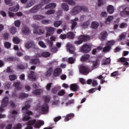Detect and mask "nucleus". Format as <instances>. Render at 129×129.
<instances>
[{"instance_id": "obj_55", "label": "nucleus", "mask_w": 129, "mask_h": 129, "mask_svg": "<svg viewBox=\"0 0 129 129\" xmlns=\"http://www.w3.org/2000/svg\"><path fill=\"white\" fill-rule=\"evenodd\" d=\"M53 14H55V10H49L45 12L46 15H53Z\"/></svg>"}, {"instance_id": "obj_9", "label": "nucleus", "mask_w": 129, "mask_h": 129, "mask_svg": "<svg viewBox=\"0 0 129 129\" xmlns=\"http://www.w3.org/2000/svg\"><path fill=\"white\" fill-rule=\"evenodd\" d=\"M80 72L84 75H87L90 72L89 68L85 66H81L80 68Z\"/></svg>"}, {"instance_id": "obj_41", "label": "nucleus", "mask_w": 129, "mask_h": 129, "mask_svg": "<svg viewBox=\"0 0 129 129\" xmlns=\"http://www.w3.org/2000/svg\"><path fill=\"white\" fill-rule=\"evenodd\" d=\"M52 71H53L52 68H49L47 71V73L45 74V76L46 77H49V76H51V74H52Z\"/></svg>"}, {"instance_id": "obj_26", "label": "nucleus", "mask_w": 129, "mask_h": 129, "mask_svg": "<svg viewBox=\"0 0 129 129\" xmlns=\"http://www.w3.org/2000/svg\"><path fill=\"white\" fill-rule=\"evenodd\" d=\"M56 4L55 3H51L48 5H47L45 9H55L56 8Z\"/></svg>"}, {"instance_id": "obj_50", "label": "nucleus", "mask_w": 129, "mask_h": 129, "mask_svg": "<svg viewBox=\"0 0 129 129\" xmlns=\"http://www.w3.org/2000/svg\"><path fill=\"white\" fill-rule=\"evenodd\" d=\"M14 25L16 27L19 28L21 26V21L17 20L15 21Z\"/></svg>"}, {"instance_id": "obj_10", "label": "nucleus", "mask_w": 129, "mask_h": 129, "mask_svg": "<svg viewBox=\"0 0 129 129\" xmlns=\"http://www.w3.org/2000/svg\"><path fill=\"white\" fill-rule=\"evenodd\" d=\"M91 49V46L88 44H84L81 48V51L83 53H88Z\"/></svg>"}, {"instance_id": "obj_20", "label": "nucleus", "mask_w": 129, "mask_h": 129, "mask_svg": "<svg viewBox=\"0 0 129 129\" xmlns=\"http://www.w3.org/2000/svg\"><path fill=\"white\" fill-rule=\"evenodd\" d=\"M107 11L108 14L111 15V14H113L114 12V7L112 5H109L107 8Z\"/></svg>"}, {"instance_id": "obj_33", "label": "nucleus", "mask_w": 129, "mask_h": 129, "mask_svg": "<svg viewBox=\"0 0 129 129\" xmlns=\"http://www.w3.org/2000/svg\"><path fill=\"white\" fill-rule=\"evenodd\" d=\"M62 23H63V22L62 21H55L54 23V26L55 28H58V27H60V26H61V25H62Z\"/></svg>"}, {"instance_id": "obj_49", "label": "nucleus", "mask_w": 129, "mask_h": 129, "mask_svg": "<svg viewBox=\"0 0 129 129\" xmlns=\"http://www.w3.org/2000/svg\"><path fill=\"white\" fill-rule=\"evenodd\" d=\"M91 27L92 29H97V22H93L92 23Z\"/></svg>"}, {"instance_id": "obj_56", "label": "nucleus", "mask_w": 129, "mask_h": 129, "mask_svg": "<svg viewBox=\"0 0 129 129\" xmlns=\"http://www.w3.org/2000/svg\"><path fill=\"white\" fill-rule=\"evenodd\" d=\"M42 90H36L33 91V93L34 95H39L40 93H42Z\"/></svg>"}, {"instance_id": "obj_34", "label": "nucleus", "mask_w": 129, "mask_h": 129, "mask_svg": "<svg viewBox=\"0 0 129 129\" xmlns=\"http://www.w3.org/2000/svg\"><path fill=\"white\" fill-rule=\"evenodd\" d=\"M74 116V114L70 113L67 115V116L64 119V121H68L69 120L71 119V117H73Z\"/></svg>"}, {"instance_id": "obj_27", "label": "nucleus", "mask_w": 129, "mask_h": 129, "mask_svg": "<svg viewBox=\"0 0 129 129\" xmlns=\"http://www.w3.org/2000/svg\"><path fill=\"white\" fill-rule=\"evenodd\" d=\"M34 46V42L33 41H28L25 45L26 48L27 49H30Z\"/></svg>"}, {"instance_id": "obj_54", "label": "nucleus", "mask_w": 129, "mask_h": 129, "mask_svg": "<svg viewBox=\"0 0 129 129\" xmlns=\"http://www.w3.org/2000/svg\"><path fill=\"white\" fill-rule=\"evenodd\" d=\"M113 20V16H109L106 19V21L105 22L106 24H107V23H110L111 21Z\"/></svg>"}, {"instance_id": "obj_39", "label": "nucleus", "mask_w": 129, "mask_h": 129, "mask_svg": "<svg viewBox=\"0 0 129 129\" xmlns=\"http://www.w3.org/2000/svg\"><path fill=\"white\" fill-rule=\"evenodd\" d=\"M61 8L63 9L64 11H69V7H68V5L65 3H63L61 5Z\"/></svg>"}, {"instance_id": "obj_46", "label": "nucleus", "mask_w": 129, "mask_h": 129, "mask_svg": "<svg viewBox=\"0 0 129 129\" xmlns=\"http://www.w3.org/2000/svg\"><path fill=\"white\" fill-rule=\"evenodd\" d=\"M9 79L11 81H14L17 79V76L15 75H11L9 76Z\"/></svg>"}, {"instance_id": "obj_16", "label": "nucleus", "mask_w": 129, "mask_h": 129, "mask_svg": "<svg viewBox=\"0 0 129 129\" xmlns=\"http://www.w3.org/2000/svg\"><path fill=\"white\" fill-rule=\"evenodd\" d=\"M22 33L24 35H29L30 34V29L27 26H24L22 29Z\"/></svg>"}, {"instance_id": "obj_31", "label": "nucleus", "mask_w": 129, "mask_h": 129, "mask_svg": "<svg viewBox=\"0 0 129 129\" xmlns=\"http://www.w3.org/2000/svg\"><path fill=\"white\" fill-rule=\"evenodd\" d=\"M106 4L105 0H98V7H102Z\"/></svg>"}, {"instance_id": "obj_44", "label": "nucleus", "mask_w": 129, "mask_h": 129, "mask_svg": "<svg viewBox=\"0 0 129 129\" xmlns=\"http://www.w3.org/2000/svg\"><path fill=\"white\" fill-rule=\"evenodd\" d=\"M38 45H39L41 48H47V46L46 44H45V43L42 41H40L38 42Z\"/></svg>"}, {"instance_id": "obj_60", "label": "nucleus", "mask_w": 129, "mask_h": 129, "mask_svg": "<svg viewBox=\"0 0 129 129\" xmlns=\"http://www.w3.org/2000/svg\"><path fill=\"white\" fill-rule=\"evenodd\" d=\"M75 60L73 57H69L68 59V62L70 64H73Z\"/></svg>"}, {"instance_id": "obj_21", "label": "nucleus", "mask_w": 129, "mask_h": 129, "mask_svg": "<svg viewBox=\"0 0 129 129\" xmlns=\"http://www.w3.org/2000/svg\"><path fill=\"white\" fill-rule=\"evenodd\" d=\"M19 10H20V6H19V5L9 8V11H10V12H17Z\"/></svg>"}, {"instance_id": "obj_32", "label": "nucleus", "mask_w": 129, "mask_h": 129, "mask_svg": "<svg viewBox=\"0 0 129 129\" xmlns=\"http://www.w3.org/2000/svg\"><path fill=\"white\" fill-rule=\"evenodd\" d=\"M33 19L34 20H43V19H45V16L42 15H34Z\"/></svg>"}, {"instance_id": "obj_62", "label": "nucleus", "mask_w": 129, "mask_h": 129, "mask_svg": "<svg viewBox=\"0 0 129 129\" xmlns=\"http://www.w3.org/2000/svg\"><path fill=\"white\" fill-rule=\"evenodd\" d=\"M100 16L103 18H106V17H107V13H106V12H102L100 14Z\"/></svg>"}, {"instance_id": "obj_53", "label": "nucleus", "mask_w": 129, "mask_h": 129, "mask_svg": "<svg viewBox=\"0 0 129 129\" xmlns=\"http://www.w3.org/2000/svg\"><path fill=\"white\" fill-rule=\"evenodd\" d=\"M5 3L6 5H8V6H10V7H12L14 4L13 2H12V0H5Z\"/></svg>"}, {"instance_id": "obj_1", "label": "nucleus", "mask_w": 129, "mask_h": 129, "mask_svg": "<svg viewBox=\"0 0 129 129\" xmlns=\"http://www.w3.org/2000/svg\"><path fill=\"white\" fill-rule=\"evenodd\" d=\"M44 99L45 103L42 106H40V105H38L36 107V110L37 111H41L43 113H47L49 110V107L47 103L50 101V98L47 96H45Z\"/></svg>"}, {"instance_id": "obj_48", "label": "nucleus", "mask_w": 129, "mask_h": 129, "mask_svg": "<svg viewBox=\"0 0 129 129\" xmlns=\"http://www.w3.org/2000/svg\"><path fill=\"white\" fill-rule=\"evenodd\" d=\"M42 24L43 25H49L51 23V21L49 20H43L41 21Z\"/></svg>"}, {"instance_id": "obj_30", "label": "nucleus", "mask_w": 129, "mask_h": 129, "mask_svg": "<svg viewBox=\"0 0 129 129\" xmlns=\"http://www.w3.org/2000/svg\"><path fill=\"white\" fill-rule=\"evenodd\" d=\"M9 32L12 34V35H15L16 33H17V28L15 27H12L10 29H9Z\"/></svg>"}, {"instance_id": "obj_17", "label": "nucleus", "mask_w": 129, "mask_h": 129, "mask_svg": "<svg viewBox=\"0 0 129 129\" xmlns=\"http://www.w3.org/2000/svg\"><path fill=\"white\" fill-rule=\"evenodd\" d=\"M77 21H78V18H76L75 19L71 21L72 30H74V29H75V27L77 26V22H76Z\"/></svg>"}, {"instance_id": "obj_19", "label": "nucleus", "mask_w": 129, "mask_h": 129, "mask_svg": "<svg viewBox=\"0 0 129 129\" xmlns=\"http://www.w3.org/2000/svg\"><path fill=\"white\" fill-rule=\"evenodd\" d=\"M50 40H48L47 44L50 47H53V42H55L56 37L52 36L50 37Z\"/></svg>"}, {"instance_id": "obj_22", "label": "nucleus", "mask_w": 129, "mask_h": 129, "mask_svg": "<svg viewBox=\"0 0 129 129\" xmlns=\"http://www.w3.org/2000/svg\"><path fill=\"white\" fill-rule=\"evenodd\" d=\"M61 72H62V70H61V69H59V68L55 69L53 72V75L54 76H59V75L61 74Z\"/></svg>"}, {"instance_id": "obj_12", "label": "nucleus", "mask_w": 129, "mask_h": 129, "mask_svg": "<svg viewBox=\"0 0 129 129\" xmlns=\"http://www.w3.org/2000/svg\"><path fill=\"white\" fill-rule=\"evenodd\" d=\"M67 51L71 53V54H74V51H75V47L69 43H67Z\"/></svg>"}, {"instance_id": "obj_28", "label": "nucleus", "mask_w": 129, "mask_h": 129, "mask_svg": "<svg viewBox=\"0 0 129 129\" xmlns=\"http://www.w3.org/2000/svg\"><path fill=\"white\" fill-rule=\"evenodd\" d=\"M59 89H61V86H56L52 89L51 92L52 93H57V92L59 90Z\"/></svg>"}, {"instance_id": "obj_37", "label": "nucleus", "mask_w": 129, "mask_h": 129, "mask_svg": "<svg viewBox=\"0 0 129 129\" xmlns=\"http://www.w3.org/2000/svg\"><path fill=\"white\" fill-rule=\"evenodd\" d=\"M65 3H68L70 6H74L75 5V2L73 0H62Z\"/></svg>"}, {"instance_id": "obj_63", "label": "nucleus", "mask_w": 129, "mask_h": 129, "mask_svg": "<svg viewBox=\"0 0 129 129\" xmlns=\"http://www.w3.org/2000/svg\"><path fill=\"white\" fill-rule=\"evenodd\" d=\"M0 14L2 15V17H4V18L7 17V13L3 10L0 11Z\"/></svg>"}, {"instance_id": "obj_43", "label": "nucleus", "mask_w": 129, "mask_h": 129, "mask_svg": "<svg viewBox=\"0 0 129 129\" xmlns=\"http://www.w3.org/2000/svg\"><path fill=\"white\" fill-rule=\"evenodd\" d=\"M114 44H115V41L114 40L108 41L106 43V45H108V46H110V47H111V46H113V45H114Z\"/></svg>"}, {"instance_id": "obj_35", "label": "nucleus", "mask_w": 129, "mask_h": 129, "mask_svg": "<svg viewBox=\"0 0 129 129\" xmlns=\"http://www.w3.org/2000/svg\"><path fill=\"white\" fill-rule=\"evenodd\" d=\"M20 84H21V83L19 82H16L14 83L13 86L14 87H16L17 90H20V89H21V87H20Z\"/></svg>"}, {"instance_id": "obj_45", "label": "nucleus", "mask_w": 129, "mask_h": 129, "mask_svg": "<svg viewBox=\"0 0 129 129\" xmlns=\"http://www.w3.org/2000/svg\"><path fill=\"white\" fill-rule=\"evenodd\" d=\"M118 75H119L118 71H115L111 74V77H117Z\"/></svg>"}, {"instance_id": "obj_42", "label": "nucleus", "mask_w": 129, "mask_h": 129, "mask_svg": "<svg viewBox=\"0 0 129 129\" xmlns=\"http://www.w3.org/2000/svg\"><path fill=\"white\" fill-rule=\"evenodd\" d=\"M124 39H125V34H122L119 35L118 41V42H120L121 41H122V40H124Z\"/></svg>"}, {"instance_id": "obj_8", "label": "nucleus", "mask_w": 129, "mask_h": 129, "mask_svg": "<svg viewBox=\"0 0 129 129\" xmlns=\"http://www.w3.org/2000/svg\"><path fill=\"white\" fill-rule=\"evenodd\" d=\"M9 103V98L5 97L3 98L2 102L1 107H0V112L5 110V107H7V105Z\"/></svg>"}, {"instance_id": "obj_11", "label": "nucleus", "mask_w": 129, "mask_h": 129, "mask_svg": "<svg viewBox=\"0 0 129 129\" xmlns=\"http://www.w3.org/2000/svg\"><path fill=\"white\" fill-rule=\"evenodd\" d=\"M45 30L47 33H46V37H49V36H51V34H52V33H54V31L56 30V28L54 27H45Z\"/></svg>"}, {"instance_id": "obj_40", "label": "nucleus", "mask_w": 129, "mask_h": 129, "mask_svg": "<svg viewBox=\"0 0 129 129\" xmlns=\"http://www.w3.org/2000/svg\"><path fill=\"white\" fill-rule=\"evenodd\" d=\"M110 63V58H107L104 62L102 63V65H108Z\"/></svg>"}, {"instance_id": "obj_36", "label": "nucleus", "mask_w": 129, "mask_h": 129, "mask_svg": "<svg viewBox=\"0 0 129 129\" xmlns=\"http://www.w3.org/2000/svg\"><path fill=\"white\" fill-rule=\"evenodd\" d=\"M110 50H111V46L107 45L103 48V52H109Z\"/></svg>"}, {"instance_id": "obj_3", "label": "nucleus", "mask_w": 129, "mask_h": 129, "mask_svg": "<svg viewBox=\"0 0 129 129\" xmlns=\"http://www.w3.org/2000/svg\"><path fill=\"white\" fill-rule=\"evenodd\" d=\"M118 11L120 12L121 17L125 18V17H129V7H126L124 5L119 6Z\"/></svg>"}, {"instance_id": "obj_64", "label": "nucleus", "mask_w": 129, "mask_h": 129, "mask_svg": "<svg viewBox=\"0 0 129 129\" xmlns=\"http://www.w3.org/2000/svg\"><path fill=\"white\" fill-rule=\"evenodd\" d=\"M14 128L15 129H20L22 128V124H18L17 125H15L14 126Z\"/></svg>"}, {"instance_id": "obj_51", "label": "nucleus", "mask_w": 129, "mask_h": 129, "mask_svg": "<svg viewBox=\"0 0 129 129\" xmlns=\"http://www.w3.org/2000/svg\"><path fill=\"white\" fill-rule=\"evenodd\" d=\"M126 27H127V24L126 23H122L119 25V28H120V29H125Z\"/></svg>"}, {"instance_id": "obj_25", "label": "nucleus", "mask_w": 129, "mask_h": 129, "mask_svg": "<svg viewBox=\"0 0 129 129\" xmlns=\"http://www.w3.org/2000/svg\"><path fill=\"white\" fill-rule=\"evenodd\" d=\"M75 36L74 35V33L73 32H68L67 34V37L68 39H71V40H73L74 39Z\"/></svg>"}, {"instance_id": "obj_6", "label": "nucleus", "mask_w": 129, "mask_h": 129, "mask_svg": "<svg viewBox=\"0 0 129 129\" xmlns=\"http://www.w3.org/2000/svg\"><path fill=\"white\" fill-rule=\"evenodd\" d=\"M32 28H33V33L34 34H36L37 35H42L45 33V30L42 28L39 27V25L37 24H33Z\"/></svg>"}, {"instance_id": "obj_47", "label": "nucleus", "mask_w": 129, "mask_h": 129, "mask_svg": "<svg viewBox=\"0 0 129 129\" xmlns=\"http://www.w3.org/2000/svg\"><path fill=\"white\" fill-rule=\"evenodd\" d=\"M5 47L7 48V49H10L12 46V43L9 42H6L4 43Z\"/></svg>"}, {"instance_id": "obj_61", "label": "nucleus", "mask_w": 129, "mask_h": 129, "mask_svg": "<svg viewBox=\"0 0 129 129\" xmlns=\"http://www.w3.org/2000/svg\"><path fill=\"white\" fill-rule=\"evenodd\" d=\"M30 106H31L29 104L26 105L25 106L22 108L23 112H25L24 111L27 110L28 108H30Z\"/></svg>"}, {"instance_id": "obj_15", "label": "nucleus", "mask_w": 129, "mask_h": 129, "mask_svg": "<svg viewBox=\"0 0 129 129\" xmlns=\"http://www.w3.org/2000/svg\"><path fill=\"white\" fill-rule=\"evenodd\" d=\"M87 84H92L93 86H96L97 85V80L96 79H94L93 80L89 79L87 80Z\"/></svg>"}, {"instance_id": "obj_5", "label": "nucleus", "mask_w": 129, "mask_h": 129, "mask_svg": "<svg viewBox=\"0 0 129 129\" xmlns=\"http://www.w3.org/2000/svg\"><path fill=\"white\" fill-rule=\"evenodd\" d=\"M81 11L87 12V8H86L85 6H76L74 9H72L71 14L74 16L75 15H77V14L79 13H80Z\"/></svg>"}, {"instance_id": "obj_23", "label": "nucleus", "mask_w": 129, "mask_h": 129, "mask_svg": "<svg viewBox=\"0 0 129 129\" xmlns=\"http://www.w3.org/2000/svg\"><path fill=\"white\" fill-rule=\"evenodd\" d=\"M18 115V112L16 110H13L11 112V114L9 116V118H11L12 117V120H15V117Z\"/></svg>"}, {"instance_id": "obj_57", "label": "nucleus", "mask_w": 129, "mask_h": 129, "mask_svg": "<svg viewBox=\"0 0 129 129\" xmlns=\"http://www.w3.org/2000/svg\"><path fill=\"white\" fill-rule=\"evenodd\" d=\"M28 96H29V95H28L27 94L21 93V94H20L19 97L20 98H26L28 97Z\"/></svg>"}, {"instance_id": "obj_52", "label": "nucleus", "mask_w": 129, "mask_h": 129, "mask_svg": "<svg viewBox=\"0 0 129 129\" xmlns=\"http://www.w3.org/2000/svg\"><path fill=\"white\" fill-rule=\"evenodd\" d=\"M126 61V58L125 57H120L118 59L117 62L120 63H124Z\"/></svg>"}, {"instance_id": "obj_2", "label": "nucleus", "mask_w": 129, "mask_h": 129, "mask_svg": "<svg viewBox=\"0 0 129 129\" xmlns=\"http://www.w3.org/2000/svg\"><path fill=\"white\" fill-rule=\"evenodd\" d=\"M33 124L35 128H40V126H41V125H43L44 122L43 121L40 120H39L36 122V120H30L27 123L26 129H33V127L32 126Z\"/></svg>"}, {"instance_id": "obj_14", "label": "nucleus", "mask_w": 129, "mask_h": 129, "mask_svg": "<svg viewBox=\"0 0 129 129\" xmlns=\"http://www.w3.org/2000/svg\"><path fill=\"white\" fill-rule=\"evenodd\" d=\"M107 32L106 31H103L101 32L100 34V40L101 41H105L106 38H107Z\"/></svg>"}, {"instance_id": "obj_13", "label": "nucleus", "mask_w": 129, "mask_h": 129, "mask_svg": "<svg viewBox=\"0 0 129 129\" xmlns=\"http://www.w3.org/2000/svg\"><path fill=\"white\" fill-rule=\"evenodd\" d=\"M43 5L40 4L37 6H35L30 11L31 13H37L39 10H43Z\"/></svg>"}, {"instance_id": "obj_18", "label": "nucleus", "mask_w": 129, "mask_h": 129, "mask_svg": "<svg viewBox=\"0 0 129 129\" xmlns=\"http://www.w3.org/2000/svg\"><path fill=\"white\" fill-rule=\"evenodd\" d=\"M28 78L32 81H34V80H36V75H35V73H34V72L31 71L30 72L28 75Z\"/></svg>"}, {"instance_id": "obj_59", "label": "nucleus", "mask_w": 129, "mask_h": 129, "mask_svg": "<svg viewBox=\"0 0 129 129\" xmlns=\"http://www.w3.org/2000/svg\"><path fill=\"white\" fill-rule=\"evenodd\" d=\"M64 94H65V90H61L58 93V95H59V96H62V95H64Z\"/></svg>"}, {"instance_id": "obj_38", "label": "nucleus", "mask_w": 129, "mask_h": 129, "mask_svg": "<svg viewBox=\"0 0 129 129\" xmlns=\"http://www.w3.org/2000/svg\"><path fill=\"white\" fill-rule=\"evenodd\" d=\"M13 41L15 44H20V42H21V39H19L18 37H15L13 39Z\"/></svg>"}, {"instance_id": "obj_58", "label": "nucleus", "mask_w": 129, "mask_h": 129, "mask_svg": "<svg viewBox=\"0 0 129 129\" xmlns=\"http://www.w3.org/2000/svg\"><path fill=\"white\" fill-rule=\"evenodd\" d=\"M32 6H34V1H30L27 5V8H31Z\"/></svg>"}, {"instance_id": "obj_4", "label": "nucleus", "mask_w": 129, "mask_h": 129, "mask_svg": "<svg viewBox=\"0 0 129 129\" xmlns=\"http://www.w3.org/2000/svg\"><path fill=\"white\" fill-rule=\"evenodd\" d=\"M49 57L50 56V53L48 52H42L41 55L40 54H38L34 56V58H32L31 60V63L32 64H39L40 63V61H39V57Z\"/></svg>"}, {"instance_id": "obj_7", "label": "nucleus", "mask_w": 129, "mask_h": 129, "mask_svg": "<svg viewBox=\"0 0 129 129\" xmlns=\"http://www.w3.org/2000/svg\"><path fill=\"white\" fill-rule=\"evenodd\" d=\"M78 41H75V44L76 45H80V44H82L83 41H88L89 40V36H85V35H81L79 37Z\"/></svg>"}, {"instance_id": "obj_24", "label": "nucleus", "mask_w": 129, "mask_h": 129, "mask_svg": "<svg viewBox=\"0 0 129 129\" xmlns=\"http://www.w3.org/2000/svg\"><path fill=\"white\" fill-rule=\"evenodd\" d=\"M78 88H79V87L76 84H71L70 86V89L73 91H76L77 89H78Z\"/></svg>"}, {"instance_id": "obj_29", "label": "nucleus", "mask_w": 129, "mask_h": 129, "mask_svg": "<svg viewBox=\"0 0 129 129\" xmlns=\"http://www.w3.org/2000/svg\"><path fill=\"white\" fill-rule=\"evenodd\" d=\"M89 55L88 54H85L84 56H82L81 58V61H83V62H84V61H88V59H89Z\"/></svg>"}]
</instances>
